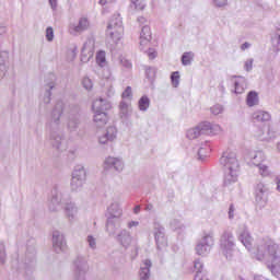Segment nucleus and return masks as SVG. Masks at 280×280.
Here are the masks:
<instances>
[{
    "label": "nucleus",
    "instance_id": "f257e3e1",
    "mask_svg": "<svg viewBox=\"0 0 280 280\" xmlns=\"http://www.w3.org/2000/svg\"><path fill=\"white\" fill-rule=\"evenodd\" d=\"M238 240L257 261H262L273 277L280 279V247L270 237L259 238L256 248L253 249V236L248 229L238 232Z\"/></svg>",
    "mask_w": 280,
    "mask_h": 280
},
{
    "label": "nucleus",
    "instance_id": "f03ea898",
    "mask_svg": "<svg viewBox=\"0 0 280 280\" xmlns=\"http://www.w3.org/2000/svg\"><path fill=\"white\" fill-rule=\"evenodd\" d=\"M62 110H65V102L59 100L56 102L46 124L48 131L47 139L51 143L52 148L59 152H65V150H67V143L60 132V118L62 117Z\"/></svg>",
    "mask_w": 280,
    "mask_h": 280
},
{
    "label": "nucleus",
    "instance_id": "7ed1b4c3",
    "mask_svg": "<svg viewBox=\"0 0 280 280\" xmlns=\"http://www.w3.org/2000/svg\"><path fill=\"white\" fill-rule=\"evenodd\" d=\"M220 165L224 170V185L229 186L237 183V178H240V160H237V153L231 149L224 151L220 158Z\"/></svg>",
    "mask_w": 280,
    "mask_h": 280
},
{
    "label": "nucleus",
    "instance_id": "20e7f679",
    "mask_svg": "<svg viewBox=\"0 0 280 280\" xmlns=\"http://www.w3.org/2000/svg\"><path fill=\"white\" fill-rule=\"evenodd\" d=\"M106 231L109 235H115L118 229L121 226V217L124 215V209L119 202L114 201L107 207L106 211Z\"/></svg>",
    "mask_w": 280,
    "mask_h": 280
},
{
    "label": "nucleus",
    "instance_id": "39448f33",
    "mask_svg": "<svg viewBox=\"0 0 280 280\" xmlns=\"http://www.w3.org/2000/svg\"><path fill=\"white\" fill-rule=\"evenodd\" d=\"M106 36L108 43L112 45H119L124 38V20L119 13L112 15L106 28Z\"/></svg>",
    "mask_w": 280,
    "mask_h": 280
},
{
    "label": "nucleus",
    "instance_id": "423d86ee",
    "mask_svg": "<svg viewBox=\"0 0 280 280\" xmlns=\"http://www.w3.org/2000/svg\"><path fill=\"white\" fill-rule=\"evenodd\" d=\"M220 253L228 259V261H233L235 258V236L233 232L225 230L220 238Z\"/></svg>",
    "mask_w": 280,
    "mask_h": 280
},
{
    "label": "nucleus",
    "instance_id": "0eeeda50",
    "mask_svg": "<svg viewBox=\"0 0 280 280\" xmlns=\"http://www.w3.org/2000/svg\"><path fill=\"white\" fill-rule=\"evenodd\" d=\"M215 244V232L205 231L201 240L197 243L195 250L200 257H207Z\"/></svg>",
    "mask_w": 280,
    "mask_h": 280
},
{
    "label": "nucleus",
    "instance_id": "6e6552de",
    "mask_svg": "<svg viewBox=\"0 0 280 280\" xmlns=\"http://www.w3.org/2000/svg\"><path fill=\"white\" fill-rule=\"evenodd\" d=\"M249 163L257 167L258 174L264 178L272 174L270 166L266 164V153L264 151H252L249 153Z\"/></svg>",
    "mask_w": 280,
    "mask_h": 280
},
{
    "label": "nucleus",
    "instance_id": "1a4fd4ad",
    "mask_svg": "<svg viewBox=\"0 0 280 280\" xmlns=\"http://www.w3.org/2000/svg\"><path fill=\"white\" fill-rule=\"evenodd\" d=\"M69 202V195L62 188H54L51 190V197L48 203L49 211H58V207L67 205Z\"/></svg>",
    "mask_w": 280,
    "mask_h": 280
},
{
    "label": "nucleus",
    "instance_id": "9d476101",
    "mask_svg": "<svg viewBox=\"0 0 280 280\" xmlns=\"http://www.w3.org/2000/svg\"><path fill=\"white\" fill-rule=\"evenodd\" d=\"M86 183V170L84 166L79 165L75 166L72 172V178L70 183L71 191H82V187H84Z\"/></svg>",
    "mask_w": 280,
    "mask_h": 280
},
{
    "label": "nucleus",
    "instance_id": "9b49d317",
    "mask_svg": "<svg viewBox=\"0 0 280 280\" xmlns=\"http://www.w3.org/2000/svg\"><path fill=\"white\" fill-rule=\"evenodd\" d=\"M138 23L141 27L140 32V49H145L152 40V31L150 30V24H148V19L143 16L138 18Z\"/></svg>",
    "mask_w": 280,
    "mask_h": 280
},
{
    "label": "nucleus",
    "instance_id": "f8f14e48",
    "mask_svg": "<svg viewBox=\"0 0 280 280\" xmlns=\"http://www.w3.org/2000/svg\"><path fill=\"white\" fill-rule=\"evenodd\" d=\"M255 202L259 209H264L268 205V186L259 182L254 189Z\"/></svg>",
    "mask_w": 280,
    "mask_h": 280
},
{
    "label": "nucleus",
    "instance_id": "ddd939ff",
    "mask_svg": "<svg viewBox=\"0 0 280 280\" xmlns=\"http://www.w3.org/2000/svg\"><path fill=\"white\" fill-rule=\"evenodd\" d=\"M154 240L159 250H165L167 248V236H165V228L159 222L153 223Z\"/></svg>",
    "mask_w": 280,
    "mask_h": 280
},
{
    "label": "nucleus",
    "instance_id": "4468645a",
    "mask_svg": "<svg viewBox=\"0 0 280 280\" xmlns=\"http://www.w3.org/2000/svg\"><path fill=\"white\" fill-rule=\"evenodd\" d=\"M86 272H89V261L83 257L77 258L74 261L73 279L84 280L86 279Z\"/></svg>",
    "mask_w": 280,
    "mask_h": 280
},
{
    "label": "nucleus",
    "instance_id": "2eb2a0df",
    "mask_svg": "<svg viewBox=\"0 0 280 280\" xmlns=\"http://www.w3.org/2000/svg\"><path fill=\"white\" fill-rule=\"evenodd\" d=\"M126 164L124 163V159L115 158V156H107L103 162V170L108 172V170H114L115 172H124Z\"/></svg>",
    "mask_w": 280,
    "mask_h": 280
},
{
    "label": "nucleus",
    "instance_id": "dca6fc26",
    "mask_svg": "<svg viewBox=\"0 0 280 280\" xmlns=\"http://www.w3.org/2000/svg\"><path fill=\"white\" fill-rule=\"evenodd\" d=\"M91 27V22L89 21V18L81 16L78 21V23H70L69 24V33L72 36H80V34L86 32Z\"/></svg>",
    "mask_w": 280,
    "mask_h": 280
},
{
    "label": "nucleus",
    "instance_id": "f3484780",
    "mask_svg": "<svg viewBox=\"0 0 280 280\" xmlns=\"http://www.w3.org/2000/svg\"><path fill=\"white\" fill-rule=\"evenodd\" d=\"M117 127L110 125L106 128L103 135H98L97 140L101 145H107V143H113L117 139Z\"/></svg>",
    "mask_w": 280,
    "mask_h": 280
},
{
    "label": "nucleus",
    "instance_id": "a211bd4d",
    "mask_svg": "<svg viewBox=\"0 0 280 280\" xmlns=\"http://www.w3.org/2000/svg\"><path fill=\"white\" fill-rule=\"evenodd\" d=\"M93 54H95V39L88 38L81 49V62H89L93 58Z\"/></svg>",
    "mask_w": 280,
    "mask_h": 280
},
{
    "label": "nucleus",
    "instance_id": "6ab92c4d",
    "mask_svg": "<svg viewBox=\"0 0 280 280\" xmlns=\"http://www.w3.org/2000/svg\"><path fill=\"white\" fill-rule=\"evenodd\" d=\"M56 86V83L49 82L44 86V91L40 94L39 107L43 110H47L49 104H51V91Z\"/></svg>",
    "mask_w": 280,
    "mask_h": 280
},
{
    "label": "nucleus",
    "instance_id": "aec40b11",
    "mask_svg": "<svg viewBox=\"0 0 280 280\" xmlns=\"http://www.w3.org/2000/svg\"><path fill=\"white\" fill-rule=\"evenodd\" d=\"M52 248L57 253H65L67 250V241L60 231L52 232Z\"/></svg>",
    "mask_w": 280,
    "mask_h": 280
},
{
    "label": "nucleus",
    "instance_id": "412c9836",
    "mask_svg": "<svg viewBox=\"0 0 280 280\" xmlns=\"http://www.w3.org/2000/svg\"><path fill=\"white\" fill-rule=\"evenodd\" d=\"M63 213L68 222H70V224H73V222L78 220V205H75V202L73 201L66 202V205L63 206Z\"/></svg>",
    "mask_w": 280,
    "mask_h": 280
},
{
    "label": "nucleus",
    "instance_id": "4be33fe9",
    "mask_svg": "<svg viewBox=\"0 0 280 280\" xmlns=\"http://www.w3.org/2000/svg\"><path fill=\"white\" fill-rule=\"evenodd\" d=\"M118 115L122 121H128L132 117V103L130 101H120L118 105Z\"/></svg>",
    "mask_w": 280,
    "mask_h": 280
},
{
    "label": "nucleus",
    "instance_id": "5701e85b",
    "mask_svg": "<svg viewBox=\"0 0 280 280\" xmlns=\"http://www.w3.org/2000/svg\"><path fill=\"white\" fill-rule=\"evenodd\" d=\"M256 138L258 139V141H275V139H277V131L272 127H266L264 129H259L256 132Z\"/></svg>",
    "mask_w": 280,
    "mask_h": 280
},
{
    "label": "nucleus",
    "instance_id": "b1692460",
    "mask_svg": "<svg viewBox=\"0 0 280 280\" xmlns=\"http://www.w3.org/2000/svg\"><path fill=\"white\" fill-rule=\"evenodd\" d=\"M198 126L201 135H220V132H222V127H220L218 124L203 121Z\"/></svg>",
    "mask_w": 280,
    "mask_h": 280
},
{
    "label": "nucleus",
    "instance_id": "393cba45",
    "mask_svg": "<svg viewBox=\"0 0 280 280\" xmlns=\"http://www.w3.org/2000/svg\"><path fill=\"white\" fill-rule=\"evenodd\" d=\"M103 78L107 80L105 85V93L107 97H113L115 95V85L113 84V82H115V77H113L110 69H104Z\"/></svg>",
    "mask_w": 280,
    "mask_h": 280
},
{
    "label": "nucleus",
    "instance_id": "a878e982",
    "mask_svg": "<svg viewBox=\"0 0 280 280\" xmlns=\"http://www.w3.org/2000/svg\"><path fill=\"white\" fill-rule=\"evenodd\" d=\"M109 108L110 102H108L106 98H96L92 104L93 113H106V110H109Z\"/></svg>",
    "mask_w": 280,
    "mask_h": 280
},
{
    "label": "nucleus",
    "instance_id": "bb28decb",
    "mask_svg": "<svg viewBox=\"0 0 280 280\" xmlns=\"http://www.w3.org/2000/svg\"><path fill=\"white\" fill-rule=\"evenodd\" d=\"M8 69H10V56L3 51L0 54V80L7 75Z\"/></svg>",
    "mask_w": 280,
    "mask_h": 280
},
{
    "label": "nucleus",
    "instance_id": "cd10ccee",
    "mask_svg": "<svg viewBox=\"0 0 280 280\" xmlns=\"http://www.w3.org/2000/svg\"><path fill=\"white\" fill-rule=\"evenodd\" d=\"M68 130L70 132H75L80 126V113L78 110L75 113L71 112L68 116Z\"/></svg>",
    "mask_w": 280,
    "mask_h": 280
},
{
    "label": "nucleus",
    "instance_id": "c85d7f7f",
    "mask_svg": "<svg viewBox=\"0 0 280 280\" xmlns=\"http://www.w3.org/2000/svg\"><path fill=\"white\" fill-rule=\"evenodd\" d=\"M116 240L124 248H128V246L132 244V234H130L128 230H121L120 233L117 234Z\"/></svg>",
    "mask_w": 280,
    "mask_h": 280
},
{
    "label": "nucleus",
    "instance_id": "c756f323",
    "mask_svg": "<svg viewBox=\"0 0 280 280\" xmlns=\"http://www.w3.org/2000/svg\"><path fill=\"white\" fill-rule=\"evenodd\" d=\"M234 93L236 95H242L247 89L246 78L235 77L234 80Z\"/></svg>",
    "mask_w": 280,
    "mask_h": 280
},
{
    "label": "nucleus",
    "instance_id": "7c9ffc66",
    "mask_svg": "<svg viewBox=\"0 0 280 280\" xmlns=\"http://www.w3.org/2000/svg\"><path fill=\"white\" fill-rule=\"evenodd\" d=\"M78 58V45L70 44L67 46L65 51V60L66 62H73Z\"/></svg>",
    "mask_w": 280,
    "mask_h": 280
},
{
    "label": "nucleus",
    "instance_id": "2f4dec72",
    "mask_svg": "<svg viewBox=\"0 0 280 280\" xmlns=\"http://www.w3.org/2000/svg\"><path fill=\"white\" fill-rule=\"evenodd\" d=\"M93 121L97 128H102L108 124V114L106 112H94Z\"/></svg>",
    "mask_w": 280,
    "mask_h": 280
},
{
    "label": "nucleus",
    "instance_id": "473e14b6",
    "mask_svg": "<svg viewBox=\"0 0 280 280\" xmlns=\"http://www.w3.org/2000/svg\"><path fill=\"white\" fill-rule=\"evenodd\" d=\"M150 268H152V261L150 259H144L140 265V279L148 280L150 279Z\"/></svg>",
    "mask_w": 280,
    "mask_h": 280
},
{
    "label": "nucleus",
    "instance_id": "72a5a7b5",
    "mask_svg": "<svg viewBox=\"0 0 280 280\" xmlns=\"http://www.w3.org/2000/svg\"><path fill=\"white\" fill-rule=\"evenodd\" d=\"M252 117H253L254 121H258L260 124L270 121L272 119V115L266 110H257L253 114Z\"/></svg>",
    "mask_w": 280,
    "mask_h": 280
},
{
    "label": "nucleus",
    "instance_id": "f704fd0d",
    "mask_svg": "<svg viewBox=\"0 0 280 280\" xmlns=\"http://www.w3.org/2000/svg\"><path fill=\"white\" fill-rule=\"evenodd\" d=\"M246 106L248 108H254V106H259V93L250 91L246 96Z\"/></svg>",
    "mask_w": 280,
    "mask_h": 280
},
{
    "label": "nucleus",
    "instance_id": "c9c22d12",
    "mask_svg": "<svg viewBox=\"0 0 280 280\" xmlns=\"http://www.w3.org/2000/svg\"><path fill=\"white\" fill-rule=\"evenodd\" d=\"M271 51L279 54L280 51V28L271 34Z\"/></svg>",
    "mask_w": 280,
    "mask_h": 280
},
{
    "label": "nucleus",
    "instance_id": "e433bc0d",
    "mask_svg": "<svg viewBox=\"0 0 280 280\" xmlns=\"http://www.w3.org/2000/svg\"><path fill=\"white\" fill-rule=\"evenodd\" d=\"M209 154H211V144H209V142L201 143V147L198 150V159L205 161Z\"/></svg>",
    "mask_w": 280,
    "mask_h": 280
},
{
    "label": "nucleus",
    "instance_id": "4c0bfd02",
    "mask_svg": "<svg viewBox=\"0 0 280 280\" xmlns=\"http://www.w3.org/2000/svg\"><path fill=\"white\" fill-rule=\"evenodd\" d=\"M194 58H196V55L194 51H186L182 55V65L183 67H189L191 66V62H194Z\"/></svg>",
    "mask_w": 280,
    "mask_h": 280
},
{
    "label": "nucleus",
    "instance_id": "58836bf2",
    "mask_svg": "<svg viewBox=\"0 0 280 280\" xmlns=\"http://www.w3.org/2000/svg\"><path fill=\"white\" fill-rule=\"evenodd\" d=\"M138 108L141 113H147L148 108H150V97L148 95H143L138 101Z\"/></svg>",
    "mask_w": 280,
    "mask_h": 280
},
{
    "label": "nucleus",
    "instance_id": "ea45409f",
    "mask_svg": "<svg viewBox=\"0 0 280 280\" xmlns=\"http://www.w3.org/2000/svg\"><path fill=\"white\" fill-rule=\"evenodd\" d=\"M202 133L200 131V127L197 125L196 127H192L186 131L187 139L194 140L198 139Z\"/></svg>",
    "mask_w": 280,
    "mask_h": 280
},
{
    "label": "nucleus",
    "instance_id": "a19ab883",
    "mask_svg": "<svg viewBox=\"0 0 280 280\" xmlns=\"http://www.w3.org/2000/svg\"><path fill=\"white\" fill-rule=\"evenodd\" d=\"M96 65H98V67H101L102 69H104L108 65V62H106V51L100 50L96 54Z\"/></svg>",
    "mask_w": 280,
    "mask_h": 280
},
{
    "label": "nucleus",
    "instance_id": "79ce46f5",
    "mask_svg": "<svg viewBox=\"0 0 280 280\" xmlns=\"http://www.w3.org/2000/svg\"><path fill=\"white\" fill-rule=\"evenodd\" d=\"M85 241H86V244L89 245V248H91V250H97V236L93 234H89Z\"/></svg>",
    "mask_w": 280,
    "mask_h": 280
},
{
    "label": "nucleus",
    "instance_id": "37998d69",
    "mask_svg": "<svg viewBox=\"0 0 280 280\" xmlns=\"http://www.w3.org/2000/svg\"><path fill=\"white\" fill-rule=\"evenodd\" d=\"M171 84L173 89H178V86H180V72L178 71L172 72Z\"/></svg>",
    "mask_w": 280,
    "mask_h": 280
},
{
    "label": "nucleus",
    "instance_id": "c03bdc74",
    "mask_svg": "<svg viewBox=\"0 0 280 280\" xmlns=\"http://www.w3.org/2000/svg\"><path fill=\"white\" fill-rule=\"evenodd\" d=\"M130 8L138 11L144 10L145 0H130Z\"/></svg>",
    "mask_w": 280,
    "mask_h": 280
},
{
    "label": "nucleus",
    "instance_id": "a18cd8bd",
    "mask_svg": "<svg viewBox=\"0 0 280 280\" xmlns=\"http://www.w3.org/2000/svg\"><path fill=\"white\" fill-rule=\"evenodd\" d=\"M121 101L131 102L132 103V88L127 86L121 93Z\"/></svg>",
    "mask_w": 280,
    "mask_h": 280
},
{
    "label": "nucleus",
    "instance_id": "49530a36",
    "mask_svg": "<svg viewBox=\"0 0 280 280\" xmlns=\"http://www.w3.org/2000/svg\"><path fill=\"white\" fill-rule=\"evenodd\" d=\"M170 226H171L172 231H180V229H183V222H180V220H178V219H173L170 222Z\"/></svg>",
    "mask_w": 280,
    "mask_h": 280
},
{
    "label": "nucleus",
    "instance_id": "de8ad7c7",
    "mask_svg": "<svg viewBox=\"0 0 280 280\" xmlns=\"http://www.w3.org/2000/svg\"><path fill=\"white\" fill-rule=\"evenodd\" d=\"M82 86L85 89V91H92L93 90V81L89 77H84L82 79Z\"/></svg>",
    "mask_w": 280,
    "mask_h": 280
},
{
    "label": "nucleus",
    "instance_id": "09e8293b",
    "mask_svg": "<svg viewBox=\"0 0 280 280\" xmlns=\"http://www.w3.org/2000/svg\"><path fill=\"white\" fill-rule=\"evenodd\" d=\"M254 62H255V59H253V58H247V59L244 61V66H243L244 71H247V73L250 72V71H253V65H254Z\"/></svg>",
    "mask_w": 280,
    "mask_h": 280
},
{
    "label": "nucleus",
    "instance_id": "8fccbe9b",
    "mask_svg": "<svg viewBox=\"0 0 280 280\" xmlns=\"http://www.w3.org/2000/svg\"><path fill=\"white\" fill-rule=\"evenodd\" d=\"M212 115H222L224 113V106L215 104L210 108Z\"/></svg>",
    "mask_w": 280,
    "mask_h": 280
},
{
    "label": "nucleus",
    "instance_id": "3c124183",
    "mask_svg": "<svg viewBox=\"0 0 280 280\" xmlns=\"http://www.w3.org/2000/svg\"><path fill=\"white\" fill-rule=\"evenodd\" d=\"M54 37H55V35H54V27L48 26L46 28V40L48 43H52L54 42Z\"/></svg>",
    "mask_w": 280,
    "mask_h": 280
},
{
    "label": "nucleus",
    "instance_id": "603ef678",
    "mask_svg": "<svg viewBox=\"0 0 280 280\" xmlns=\"http://www.w3.org/2000/svg\"><path fill=\"white\" fill-rule=\"evenodd\" d=\"M145 73L147 78L152 81L154 80V78H156V68H148L145 70Z\"/></svg>",
    "mask_w": 280,
    "mask_h": 280
},
{
    "label": "nucleus",
    "instance_id": "864d4df0",
    "mask_svg": "<svg viewBox=\"0 0 280 280\" xmlns=\"http://www.w3.org/2000/svg\"><path fill=\"white\" fill-rule=\"evenodd\" d=\"M237 214L236 210H235V206L230 205L229 207V211H228V218L229 220H235V215Z\"/></svg>",
    "mask_w": 280,
    "mask_h": 280
},
{
    "label": "nucleus",
    "instance_id": "5fc2aeb1",
    "mask_svg": "<svg viewBox=\"0 0 280 280\" xmlns=\"http://www.w3.org/2000/svg\"><path fill=\"white\" fill-rule=\"evenodd\" d=\"M212 2L217 8H224L229 3V0H212Z\"/></svg>",
    "mask_w": 280,
    "mask_h": 280
},
{
    "label": "nucleus",
    "instance_id": "6e6d98bb",
    "mask_svg": "<svg viewBox=\"0 0 280 280\" xmlns=\"http://www.w3.org/2000/svg\"><path fill=\"white\" fill-rule=\"evenodd\" d=\"M145 54L150 60H154V58H156V50L154 48H149Z\"/></svg>",
    "mask_w": 280,
    "mask_h": 280
},
{
    "label": "nucleus",
    "instance_id": "4d7b16f0",
    "mask_svg": "<svg viewBox=\"0 0 280 280\" xmlns=\"http://www.w3.org/2000/svg\"><path fill=\"white\" fill-rule=\"evenodd\" d=\"M0 261L2 264H5V246H0Z\"/></svg>",
    "mask_w": 280,
    "mask_h": 280
},
{
    "label": "nucleus",
    "instance_id": "13d9d810",
    "mask_svg": "<svg viewBox=\"0 0 280 280\" xmlns=\"http://www.w3.org/2000/svg\"><path fill=\"white\" fill-rule=\"evenodd\" d=\"M137 226H139V221H129L127 223L128 229H137Z\"/></svg>",
    "mask_w": 280,
    "mask_h": 280
},
{
    "label": "nucleus",
    "instance_id": "bf43d9fd",
    "mask_svg": "<svg viewBox=\"0 0 280 280\" xmlns=\"http://www.w3.org/2000/svg\"><path fill=\"white\" fill-rule=\"evenodd\" d=\"M51 10H56V8H58V0H48Z\"/></svg>",
    "mask_w": 280,
    "mask_h": 280
},
{
    "label": "nucleus",
    "instance_id": "052dcab7",
    "mask_svg": "<svg viewBox=\"0 0 280 280\" xmlns=\"http://www.w3.org/2000/svg\"><path fill=\"white\" fill-rule=\"evenodd\" d=\"M242 51H246V49H250V43L245 42L242 46H241Z\"/></svg>",
    "mask_w": 280,
    "mask_h": 280
},
{
    "label": "nucleus",
    "instance_id": "680f3d73",
    "mask_svg": "<svg viewBox=\"0 0 280 280\" xmlns=\"http://www.w3.org/2000/svg\"><path fill=\"white\" fill-rule=\"evenodd\" d=\"M5 32H7L5 26L0 23V36H3V34H5Z\"/></svg>",
    "mask_w": 280,
    "mask_h": 280
},
{
    "label": "nucleus",
    "instance_id": "e2e57ef3",
    "mask_svg": "<svg viewBox=\"0 0 280 280\" xmlns=\"http://www.w3.org/2000/svg\"><path fill=\"white\" fill-rule=\"evenodd\" d=\"M100 5H106V3H110L108 0H98Z\"/></svg>",
    "mask_w": 280,
    "mask_h": 280
},
{
    "label": "nucleus",
    "instance_id": "0e129e2a",
    "mask_svg": "<svg viewBox=\"0 0 280 280\" xmlns=\"http://www.w3.org/2000/svg\"><path fill=\"white\" fill-rule=\"evenodd\" d=\"M141 211V206H136L133 209V213H139Z\"/></svg>",
    "mask_w": 280,
    "mask_h": 280
},
{
    "label": "nucleus",
    "instance_id": "69168bd1",
    "mask_svg": "<svg viewBox=\"0 0 280 280\" xmlns=\"http://www.w3.org/2000/svg\"><path fill=\"white\" fill-rule=\"evenodd\" d=\"M124 66L127 68V69H130L132 67V63L130 61H125Z\"/></svg>",
    "mask_w": 280,
    "mask_h": 280
},
{
    "label": "nucleus",
    "instance_id": "338daca9",
    "mask_svg": "<svg viewBox=\"0 0 280 280\" xmlns=\"http://www.w3.org/2000/svg\"><path fill=\"white\" fill-rule=\"evenodd\" d=\"M277 190L280 192V176L277 177Z\"/></svg>",
    "mask_w": 280,
    "mask_h": 280
},
{
    "label": "nucleus",
    "instance_id": "774afa93",
    "mask_svg": "<svg viewBox=\"0 0 280 280\" xmlns=\"http://www.w3.org/2000/svg\"><path fill=\"white\" fill-rule=\"evenodd\" d=\"M276 150L280 154V141L276 143Z\"/></svg>",
    "mask_w": 280,
    "mask_h": 280
}]
</instances>
